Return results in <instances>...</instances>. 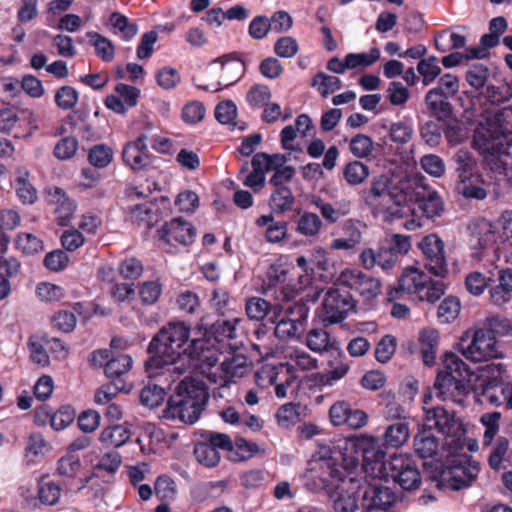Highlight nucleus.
Masks as SVG:
<instances>
[{"label": "nucleus", "mask_w": 512, "mask_h": 512, "mask_svg": "<svg viewBox=\"0 0 512 512\" xmlns=\"http://www.w3.org/2000/svg\"><path fill=\"white\" fill-rule=\"evenodd\" d=\"M443 126V135L450 145L460 144L464 140L463 128L457 116L449 120L441 121Z\"/></svg>", "instance_id": "61"}, {"label": "nucleus", "mask_w": 512, "mask_h": 512, "mask_svg": "<svg viewBox=\"0 0 512 512\" xmlns=\"http://www.w3.org/2000/svg\"><path fill=\"white\" fill-rule=\"evenodd\" d=\"M329 498L334 512H357L361 509L362 478L350 477L342 481Z\"/></svg>", "instance_id": "17"}, {"label": "nucleus", "mask_w": 512, "mask_h": 512, "mask_svg": "<svg viewBox=\"0 0 512 512\" xmlns=\"http://www.w3.org/2000/svg\"><path fill=\"white\" fill-rule=\"evenodd\" d=\"M409 182H400L399 185L392 184V178L387 174L374 176L369 187L363 189L362 198L366 205L376 206L380 200L388 198L393 203L386 208V213L392 218L403 217V202L397 200L400 192H407Z\"/></svg>", "instance_id": "12"}, {"label": "nucleus", "mask_w": 512, "mask_h": 512, "mask_svg": "<svg viewBox=\"0 0 512 512\" xmlns=\"http://www.w3.org/2000/svg\"><path fill=\"white\" fill-rule=\"evenodd\" d=\"M283 307L278 303H270L258 297V338L273 330L274 335L286 340L290 338L301 339L304 327L297 326L282 316Z\"/></svg>", "instance_id": "9"}, {"label": "nucleus", "mask_w": 512, "mask_h": 512, "mask_svg": "<svg viewBox=\"0 0 512 512\" xmlns=\"http://www.w3.org/2000/svg\"><path fill=\"white\" fill-rule=\"evenodd\" d=\"M322 227L319 216L312 212H304L297 222V231L304 236H315Z\"/></svg>", "instance_id": "55"}, {"label": "nucleus", "mask_w": 512, "mask_h": 512, "mask_svg": "<svg viewBox=\"0 0 512 512\" xmlns=\"http://www.w3.org/2000/svg\"><path fill=\"white\" fill-rule=\"evenodd\" d=\"M489 77V69L484 64H473L466 72L468 84L476 90L485 86Z\"/></svg>", "instance_id": "64"}, {"label": "nucleus", "mask_w": 512, "mask_h": 512, "mask_svg": "<svg viewBox=\"0 0 512 512\" xmlns=\"http://www.w3.org/2000/svg\"><path fill=\"white\" fill-rule=\"evenodd\" d=\"M209 399L208 388L202 381L184 378L169 397L163 416L186 425L195 424L201 417Z\"/></svg>", "instance_id": "3"}, {"label": "nucleus", "mask_w": 512, "mask_h": 512, "mask_svg": "<svg viewBox=\"0 0 512 512\" xmlns=\"http://www.w3.org/2000/svg\"><path fill=\"white\" fill-rule=\"evenodd\" d=\"M258 227L265 228V238L269 243H278L287 235V225L283 221H274L272 215L258 217Z\"/></svg>", "instance_id": "37"}, {"label": "nucleus", "mask_w": 512, "mask_h": 512, "mask_svg": "<svg viewBox=\"0 0 512 512\" xmlns=\"http://www.w3.org/2000/svg\"><path fill=\"white\" fill-rule=\"evenodd\" d=\"M189 337L190 327L184 322H169L163 326L147 347L149 357L144 367L148 377H165L172 382L184 374L187 365L181 361V356L186 354L184 346Z\"/></svg>", "instance_id": "1"}, {"label": "nucleus", "mask_w": 512, "mask_h": 512, "mask_svg": "<svg viewBox=\"0 0 512 512\" xmlns=\"http://www.w3.org/2000/svg\"><path fill=\"white\" fill-rule=\"evenodd\" d=\"M247 358L242 354H234L221 363L222 375L219 377L224 383L240 378L247 372Z\"/></svg>", "instance_id": "34"}, {"label": "nucleus", "mask_w": 512, "mask_h": 512, "mask_svg": "<svg viewBox=\"0 0 512 512\" xmlns=\"http://www.w3.org/2000/svg\"><path fill=\"white\" fill-rule=\"evenodd\" d=\"M125 390L123 380L113 381L109 384L102 385L95 392V402L99 405H105L111 402L120 391Z\"/></svg>", "instance_id": "62"}, {"label": "nucleus", "mask_w": 512, "mask_h": 512, "mask_svg": "<svg viewBox=\"0 0 512 512\" xmlns=\"http://www.w3.org/2000/svg\"><path fill=\"white\" fill-rule=\"evenodd\" d=\"M130 438V431L123 425H113L102 430L99 440L108 446L120 447Z\"/></svg>", "instance_id": "41"}, {"label": "nucleus", "mask_w": 512, "mask_h": 512, "mask_svg": "<svg viewBox=\"0 0 512 512\" xmlns=\"http://www.w3.org/2000/svg\"><path fill=\"white\" fill-rule=\"evenodd\" d=\"M239 321L237 317L219 319L211 327L212 335L193 339L186 347L189 358L197 361L200 372L215 384L218 383V375L212 368L218 362L219 355L236 349L240 343L236 341Z\"/></svg>", "instance_id": "2"}, {"label": "nucleus", "mask_w": 512, "mask_h": 512, "mask_svg": "<svg viewBox=\"0 0 512 512\" xmlns=\"http://www.w3.org/2000/svg\"><path fill=\"white\" fill-rule=\"evenodd\" d=\"M355 307L351 293L337 280L334 287L329 288L323 298L320 318L326 325L342 322Z\"/></svg>", "instance_id": "13"}, {"label": "nucleus", "mask_w": 512, "mask_h": 512, "mask_svg": "<svg viewBox=\"0 0 512 512\" xmlns=\"http://www.w3.org/2000/svg\"><path fill=\"white\" fill-rule=\"evenodd\" d=\"M450 99L451 98L435 97V95H432L430 98L429 94H425L424 103L430 115L438 122H441L449 120L456 115Z\"/></svg>", "instance_id": "33"}, {"label": "nucleus", "mask_w": 512, "mask_h": 512, "mask_svg": "<svg viewBox=\"0 0 512 512\" xmlns=\"http://www.w3.org/2000/svg\"><path fill=\"white\" fill-rule=\"evenodd\" d=\"M422 426L431 432L436 430L446 438H452L448 442L450 450H463L466 434L464 424L458 419L453 411H448L443 407H433L425 411Z\"/></svg>", "instance_id": "11"}, {"label": "nucleus", "mask_w": 512, "mask_h": 512, "mask_svg": "<svg viewBox=\"0 0 512 512\" xmlns=\"http://www.w3.org/2000/svg\"><path fill=\"white\" fill-rule=\"evenodd\" d=\"M220 417L225 423L244 426V428L252 431L256 425V417L254 415H248L246 411L240 413L232 406L223 409L220 412Z\"/></svg>", "instance_id": "45"}, {"label": "nucleus", "mask_w": 512, "mask_h": 512, "mask_svg": "<svg viewBox=\"0 0 512 512\" xmlns=\"http://www.w3.org/2000/svg\"><path fill=\"white\" fill-rule=\"evenodd\" d=\"M149 137L141 133L135 140L127 142L122 150V159L131 170L143 171L152 163L147 142Z\"/></svg>", "instance_id": "24"}, {"label": "nucleus", "mask_w": 512, "mask_h": 512, "mask_svg": "<svg viewBox=\"0 0 512 512\" xmlns=\"http://www.w3.org/2000/svg\"><path fill=\"white\" fill-rule=\"evenodd\" d=\"M15 245L22 253L31 255L43 250V241L32 233H20L15 239Z\"/></svg>", "instance_id": "56"}, {"label": "nucleus", "mask_w": 512, "mask_h": 512, "mask_svg": "<svg viewBox=\"0 0 512 512\" xmlns=\"http://www.w3.org/2000/svg\"><path fill=\"white\" fill-rule=\"evenodd\" d=\"M164 399L165 390L157 384L149 383L141 389L140 402L150 409L160 406Z\"/></svg>", "instance_id": "50"}, {"label": "nucleus", "mask_w": 512, "mask_h": 512, "mask_svg": "<svg viewBox=\"0 0 512 512\" xmlns=\"http://www.w3.org/2000/svg\"><path fill=\"white\" fill-rule=\"evenodd\" d=\"M51 197L52 201L57 204L55 213L57 214L58 224L61 226L68 225L76 210L75 202L67 197L66 193L59 187L53 188Z\"/></svg>", "instance_id": "31"}, {"label": "nucleus", "mask_w": 512, "mask_h": 512, "mask_svg": "<svg viewBox=\"0 0 512 512\" xmlns=\"http://www.w3.org/2000/svg\"><path fill=\"white\" fill-rule=\"evenodd\" d=\"M368 176L369 167L358 160L348 162L343 169V177L351 186L362 184Z\"/></svg>", "instance_id": "43"}, {"label": "nucleus", "mask_w": 512, "mask_h": 512, "mask_svg": "<svg viewBox=\"0 0 512 512\" xmlns=\"http://www.w3.org/2000/svg\"><path fill=\"white\" fill-rule=\"evenodd\" d=\"M442 281H434L418 268H407L398 279V286L388 292V300L402 297L403 293L415 294L420 301L434 303L445 293Z\"/></svg>", "instance_id": "8"}, {"label": "nucleus", "mask_w": 512, "mask_h": 512, "mask_svg": "<svg viewBox=\"0 0 512 512\" xmlns=\"http://www.w3.org/2000/svg\"><path fill=\"white\" fill-rule=\"evenodd\" d=\"M397 348V340L391 335L383 336L375 347V358L380 363H387L394 355Z\"/></svg>", "instance_id": "58"}, {"label": "nucleus", "mask_w": 512, "mask_h": 512, "mask_svg": "<svg viewBox=\"0 0 512 512\" xmlns=\"http://www.w3.org/2000/svg\"><path fill=\"white\" fill-rule=\"evenodd\" d=\"M111 30L115 35H120L123 40L132 39L138 32L135 23H131L128 18L119 12H113L109 18Z\"/></svg>", "instance_id": "40"}, {"label": "nucleus", "mask_w": 512, "mask_h": 512, "mask_svg": "<svg viewBox=\"0 0 512 512\" xmlns=\"http://www.w3.org/2000/svg\"><path fill=\"white\" fill-rule=\"evenodd\" d=\"M297 267L301 270H296V274L293 278H289V283L285 287L289 293L300 292L311 284L312 278L310 272L314 271L311 260L308 261L305 256H299L296 258Z\"/></svg>", "instance_id": "32"}, {"label": "nucleus", "mask_w": 512, "mask_h": 512, "mask_svg": "<svg viewBox=\"0 0 512 512\" xmlns=\"http://www.w3.org/2000/svg\"><path fill=\"white\" fill-rule=\"evenodd\" d=\"M349 150L356 158H367L373 152V141L365 134H356L349 142Z\"/></svg>", "instance_id": "57"}, {"label": "nucleus", "mask_w": 512, "mask_h": 512, "mask_svg": "<svg viewBox=\"0 0 512 512\" xmlns=\"http://www.w3.org/2000/svg\"><path fill=\"white\" fill-rule=\"evenodd\" d=\"M460 81L459 77L452 73H445L438 79L437 85L429 89L426 94L442 98H454L459 92Z\"/></svg>", "instance_id": "35"}, {"label": "nucleus", "mask_w": 512, "mask_h": 512, "mask_svg": "<svg viewBox=\"0 0 512 512\" xmlns=\"http://www.w3.org/2000/svg\"><path fill=\"white\" fill-rule=\"evenodd\" d=\"M87 37L91 39L98 57L106 62L114 59L115 48L111 40L96 32H88Z\"/></svg>", "instance_id": "51"}, {"label": "nucleus", "mask_w": 512, "mask_h": 512, "mask_svg": "<svg viewBox=\"0 0 512 512\" xmlns=\"http://www.w3.org/2000/svg\"><path fill=\"white\" fill-rule=\"evenodd\" d=\"M417 246L423 255L425 269L436 277L445 278L449 270L443 240L432 233L424 236Z\"/></svg>", "instance_id": "16"}, {"label": "nucleus", "mask_w": 512, "mask_h": 512, "mask_svg": "<svg viewBox=\"0 0 512 512\" xmlns=\"http://www.w3.org/2000/svg\"><path fill=\"white\" fill-rule=\"evenodd\" d=\"M512 98V88L507 84L488 85L485 93L486 103L500 105Z\"/></svg>", "instance_id": "63"}, {"label": "nucleus", "mask_w": 512, "mask_h": 512, "mask_svg": "<svg viewBox=\"0 0 512 512\" xmlns=\"http://www.w3.org/2000/svg\"><path fill=\"white\" fill-rule=\"evenodd\" d=\"M339 286L345 287L347 290H353L358 293L362 299L372 300L381 291L380 281L360 270L346 269L342 271L338 277Z\"/></svg>", "instance_id": "18"}, {"label": "nucleus", "mask_w": 512, "mask_h": 512, "mask_svg": "<svg viewBox=\"0 0 512 512\" xmlns=\"http://www.w3.org/2000/svg\"><path fill=\"white\" fill-rule=\"evenodd\" d=\"M27 171H20L15 179L14 186L19 200L24 204H33L37 200V191L26 178Z\"/></svg>", "instance_id": "48"}, {"label": "nucleus", "mask_w": 512, "mask_h": 512, "mask_svg": "<svg viewBox=\"0 0 512 512\" xmlns=\"http://www.w3.org/2000/svg\"><path fill=\"white\" fill-rule=\"evenodd\" d=\"M450 452L451 455L445 463L436 467L437 474L434 479L438 488L448 486L452 490H460L472 483L480 471V466L478 462L471 460L470 455L462 453V450Z\"/></svg>", "instance_id": "7"}, {"label": "nucleus", "mask_w": 512, "mask_h": 512, "mask_svg": "<svg viewBox=\"0 0 512 512\" xmlns=\"http://www.w3.org/2000/svg\"><path fill=\"white\" fill-rule=\"evenodd\" d=\"M311 86L317 87L319 94L326 98L335 90L342 88V81L336 76H331L320 71L312 78Z\"/></svg>", "instance_id": "44"}, {"label": "nucleus", "mask_w": 512, "mask_h": 512, "mask_svg": "<svg viewBox=\"0 0 512 512\" xmlns=\"http://www.w3.org/2000/svg\"><path fill=\"white\" fill-rule=\"evenodd\" d=\"M386 453L379 447H375L373 442L368 443L367 447L362 449L363 466L366 471L377 474L380 478L385 477L387 472L388 459H385Z\"/></svg>", "instance_id": "28"}, {"label": "nucleus", "mask_w": 512, "mask_h": 512, "mask_svg": "<svg viewBox=\"0 0 512 512\" xmlns=\"http://www.w3.org/2000/svg\"><path fill=\"white\" fill-rule=\"evenodd\" d=\"M415 453L422 459H434L438 454L439 440L433 432L421 425L413 440Z\"/></svg>", "instance_id": "29"}, {"label": "nucleus", "mask_w": 512, "mask_h": 512, "mask_svg": "<svg viewBox=\"0 0 512 512\" xmlns=\"http://www.w3.org/2000/svg\"><path fill=\"white\" fill-rule=\"evenodd\" d=\"M244 72V64L238 59H225L213 61L208 69L210 84H198L197 87L211 92H217L222 88L229 87L236 83Z\"/></svg>", "instance_id": "15"}, {"label": "nucleus", "mask_w": 512, "mask_h": 512, "mask_svg": "<svg viewBox=\"0 0 512 512\" xmlns=\"http://www.w3.org/2000/svg\"><path fill=\"white\" fill-rule=\"evenodd\" d=\"M506 132H510L507 127L500 130L495 125L480 126L474 132L472 146L480 154L499 155L504 149Z\"/></svg>", "instance_id": "23"}, {"label": "nucleus", "mask_w": 512, "mask_h": 512, "mask_svg": "<svg viewBox=\"0 0 512 512\" xmlns=\"http://www.w3.org/2000/svg\"><path fill=\"white\" fill-rule=\"evenodd\" d=\"M132 364V358L127 354L111 356L105 363V374L113 381L122 380L121 376L129 372Z\"/></svg>", "instance_id": "39"}, {"label": "nucleus", "mask_w": 512, "mask_h": 512, "mask_svg": "<svg viewBox=\"0 0 512 512\" xmlns=\"http://www.w3.org/2000/svg\"><path fill=\"white\" fill-rule=\"evenodd\" d=\"M307 407L301 403L283 404L276 413L277 422L281 427L288 428L298 423L303 416Z\"/></svg>", "instance_id": "36"}, {"label": "nucleus", "mask_w": 512, "mask_h": 512, "mask_svg": "<svg viewBox=\"0 0 512 512\" xmlns=\"http://www.w3.org/2000/svg\"><path fill=\"white\" fill-rule=\"evenodd\" d=\"M420 135L423 141L430 147H436L441 143L443 126L441 122L428 120L420 127Z\"/></svg>", "instance_id": "53"}, {"label": "nucleus", "mask_w": 512, "mask_h": 512, "mask_svg": "<svg viewBox=\"0 0 512 512\" xmlns=\"http://www.w3.org/2000/svg\"><path fill=\"white\" fill-rule=\"evenodd\" d=\"M395 502L396 495L390 488L371 484L362 478V512L388 511Z\"/></svg>", "instance_id": "21"}, {"label": "nucleus", "mask_w": 512, "mask_h": 512, "mask_svg": "<svg viewBox=\"0 0 512 512\" xmlns=\"http://www.w3.org/2000/svg\"><path fill=\"white\" fill-rule=\"evenodd\" d=\"M408 437V424L405 422H397L386 428L384 444L388 447L398 448L408 440Z\"/></svg>", "instance_id": "42"}, {"label": "nucleus", "mask_w": 512, "mask_h": 512, "mask_svg": "<svg viewBox=\"0 0 512 512\" xmlns=\"http://www.w3.org/2000/svg\"><path fill=\"white\" fill-rule=\"evenodd\" d=\"M478 389L490 405L512 409V379L509 377L488 376L481 380Z\"/></svg>", "instance_id": "19"}, {"label": "nucleus", "mask_w": 512, "mask_h": 512, "mask_svg": "<svg viewBox=\"0 0 512 512\" xmlns=\"http://www.w3.org/2000/svg\"><path fill=\"white\" fill-rule=\"evenodd\" d=\"M439 339L438 331L432 328H424L419 333L420 355L426 366L431 367L436 362Z\"/></svg>", "instance_id": "30"}, {"label": "nucleus", "mask_w": 512, "mask_h": 512, "mask_svg": "<svg viewBox=\"0 0 512 512\" xmlns=\"http://www.w3.org/2000/svg\"><path fill=\"white\" fill-rule=\"evenodd\" d=\"M305 340L307 347L314 352L328 351L332 346L330 334L323 328L310 329Z\"/></svg>", "instance_id": "46"}, {"label": "nucleus", "mask_w": 512, "mask_h": 512, "mask_svg": "<svg viewBox=\"0 0 512 512\" xmlns=\"http://www.w3.org/2000/svg\"><path fill=\"white\" fill-rule=\"evenodd\" d=\"M492 176L489 174L486 177L480 173L460 180L457 183L456 190L465 199L468 200H484L489 193L495 196L502 194V189L499 183H491Z\"/></svg>", "instance_id": "22"}, {"label": "nucleus", "mask_w": 512, "mask_h": 512, "mask_svg": "<svg viewBox=\"0 0 512 512\" xmlns=\"http://www.w3.org/2000/svg\"><path fill=\"white\" fill-rule=\"evenodd\" d=\"M455 163V171L458 176V181L472 177L478 172H475L477 162L471 152L467 149H459L452 158Z\"/></svg>", "instance_id": "38"}, {"label": "nucleus", "mask_w": 512, "mask_h": 512, "mask_svg": "<svg viewBox=\"0 0 512 512\" xmlns=\"http://www.w3.org/2000/svg\"><path fill=\"white\" fill-rule=\"evenodd\" d=\"M473 375L470 367L459 356L453 352L446 353L443 368L434 382L436 395L444 401L463 404L472 389L470 381Z\"/></svg>", "instance_id": "5"}, {"label": "nucleus", "mask_w": 512, "mask_h": 512, "mask_svg": "<svg viewBox=\"0 0 512 512\" xmlns=\"http://www.w3.org/2000/svg\"><path fill=\"white\" fill-rule=\"evenodd\" d=\"M385 480L391 479L402 490L413 491L421 484V474L411 456L394 454L389 457Z\"/></svg>", "instance_id": "14"}, {"label": "nucleus", "mask_w": 512, "mask_h": 512, "mask_svg": "<svg viewBox=\"0 0 512 512\" xmlns=\"http://www.w3.org/2000/svg\"><path fill=\"white\" fill-rule=\"evenodd\" d=\"M197 461L207 467H214L220 460V454L209 443H198L194 448Z\"/></svg>", "instance_id": "60"}, {"label": "nucleus", "mask_w": 512, "mask_h": 512, "mask_svg": "<svg viewBox=\"0 0 512 512\" xmlns=\"http://www.w3.org/2000/svg\"><path fill=\"white\" fill-rule=\"evenodd\" d=\"M158 234L161 240L170 245H189L194 242L196 230L191 223L179 217L166 222Z\"/></svg>", "instance_id": "26"}, {"label": "nucleus", "mask_w": 512, "mask_h": 512, "mask_svg": "<svg viewBox=\"0 0 512 512\" xmlns=\"http://www.w3.org/2000/svg\"><path fill=\"white\" fill-rule=\"evenodd\" d=\"M460 308V301L457 297L448 296L444 298L438 307V320L441 323H451L457 318Z\"/></svg>", "instance_id": "54"}, {"label": "nucleus", "mask_w": 512, "mask_h": 512, "mask_svg": "<svg viewBox=\"0 0 512 512\" xmlns=\"http://www.w3.org/2000/svg\"><path fill=\"white\" fill-rule=\"evenodd\" d=\"M379 58L380 50L376 47H372L369 53H348L344 57V63L347 69H355L359 66H370Z\"/></svg>", "instance_id": "49"}, {"label": "nucleus", "mask_w": 512, "mask_h": 512, "mask_svg": "<svg viewBox=\"0 0 512 512\" xmlns=\"http://www.w3.org/2000/svg\"><path fill=\"white\" fill-rule=\"evenodd\" d=\"M278 348H268L258 345V388L275 385V395L284 398L287 388L295 381L294 366L276 358Z\"/></svg>", "instance_id": "6"}, {"label": "nucleus", "mask_w": 512, "mask_h": 512, "mask_svg": "<svg viewBox=\"0 0 512 512\" xmlns=\"http://www.w3.org/2000/svg\"><path fill=\"white\" fill-rule=\"evenodd\" d=\"M366 224L357 219H347L342 223L341 230L343 237L331 241L330 247L334 250H352L362 241V233Z\"/></svg>", "instance_id": "27"}, {"label": "nucleus", "mask_w": 512, "mask_h": 512, "mask_svg": "<svg viewBox=\"0 0 512 512\" xmlns=\"http://www.w3.org/2000/svg\"><path fill=\"white\" fill-rule=\"evenodd\" d=\"M294 196L288 187L275 188L270 196L269 205L274 212L282 213L290 210L294 204Z\"/></svg>", "instance_id": "47"}, {"label": "nucleus", "mask_w": 512, "mask_h": 512, "mask_svg": "<svg viewBox=\"0 0 512 512\" xmlns=\"http://www.w3.org/2000/svg\"><path fill=\"white\" fill-rule=\"evenodd\" d=\"M256 452V446L253 442H248L244 438H236L232 443V448L229 451V458L232 461H245L253 457Z\"/></svg>", "instance_id": "59"}, {"label": "nucleus", "mask_w": 512, "mask_h": 512, "mask_svg": "<svg viewBox=\"0 0 512 512\" xmlns=\"http://www.w3.org/2000/svg\"><path fill=\"white\" fill-rule=\"evenodd\" d=\"M295 274L296 268L291 263L277 261L271 264L266 271L265 278L262 280V293L267 294L269 290L280 285L283 298L289 300L298 293H289L285 289L289 283V278H293Z\"/></svg>", "instance_id": "25"}, {"label": "nucleus", "mask_w": 512, "mask_h": 512, "mask_svg": "<svg viewBox=\"0 0 512 512\" xmlns=\"http://www.w3.org/2000/svg\"><path fill=\"white\" fill-rule=\"evenodd\" d=\"M351 476L338 458L334 457L330 447H324L313 454L303 475L304 487L312 492L324 491L332 497L335 489Z\"/></svg>", "instance_id": "4"}, {"label": "nucleus", "mask_w": 512, "mask_h": 512, "mask_svg": "<svg viewBox=\"0 0 512 512\" xmlns=\"http://www.w3.org/2000/svg\"><path fill=\"white\" fill-rule=\"evenodd\" d=\"M309 306L306 302H304L302 299L295 302L292 305H289L286 308L285 314L283 317H285L287 320L292 322L293 324L297 326L304 327V332L307 328V320H308V314H309Z\"/></svg>", "instance_id": "52"}, {"label": "nucleus", "mask_w": 512, "mask_h": 512, "mask_svg": "<svg viewBox=\"0 0 512 512\" xmlns=\"http://www.w3.org/2000/svg\"><path fill=\"white\" fill-rule=\"evenodd\" d=\"M497 341L491 332L485 329H478L474 332L471 342L465 347L464 340L461 342L463 355L473 362H483L498 358L500 353L497 348Z\"/></svg>", "instance_id": "20"}, {"label": "nucleus", "mask_w": 512, "mask_h": 512, "mask_svg": "<svg viewBox=\"0 0 512 512\" xmlns=\"http://www.w3.org/2000/svg\"><path fill=\"white\" fill-rule=\"evenodd\" d=\"M398 201L403 202V216L410 212L416 215L420 212L427 219L440 217L444 211V203L437 191L426 185L411 186L407 192L395 195Z\"/></svg>", "instance_id": "10"}]
</instances>
